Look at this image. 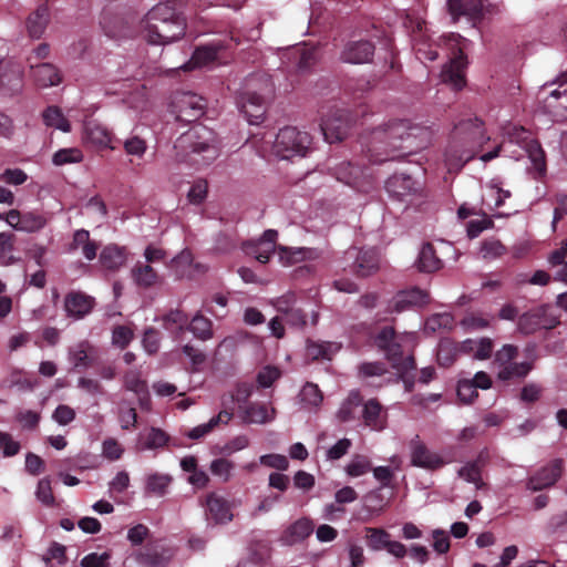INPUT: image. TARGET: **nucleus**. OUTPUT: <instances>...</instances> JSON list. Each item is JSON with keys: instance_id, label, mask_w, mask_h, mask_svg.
I'll return each instance as SVG.
<instances>
[{"instance_id": "24", "label": "nucleus", "mask_w": 567, "mask_h": 567, "mask_svg": "<svg viewBox=\"0 0 567 567\" xmlns=\"http://www.w3.org/2000/svg\"><path fill=\"white\" fill-rule=\"evenodd\" d=\"M430 301V296L425 290L420 288H411L398 292L392 301L391 309L395 312H402L405 310L413 309L415 307H422Z\"/></svg>"}, {"instance_id": "12", "label": "nucleus", "mask_w": 567, "mask_h": 567, "mask_svg": "<svg viewBox=\"0 0 567 567\" xmlns=\"http://www.w3.org/2000/svg\"><path fill=\"white\" fill-rule=\"evenodd\" d=\"M346 267L358 276H369L379 268V254L374 248L359 249L349 248L343 256Z\"/></svg>"}, {"instance_id": "55", "label": "nucleus", "mask_w": 567, "mask_h": 567, "mask_svg": "<svg viewBox=\"0 0 567 567\" xmlns=\"http://www.w3.org/2000/svg\"><path fill=\"white\" fill-rule=\"evenodd\" d=\"M188 329L196 338L204 341L213 337L212 321L200 313H197L193 317Z\"/></svg>"}, {"instance_id": "23", "label": "nucleus", "mask_w": 567, "mask_h": 567, "mask_svg": "<svg viewBox=\"0 0 567 567\" xmlns=\"http://www.w3.org/2000/svg\"><path fill=\"white\" fill-rule=\"evenodd\" d=\"M82 141L85 145L95 148H114L111 145L112 133L95 120H87L83 123Z\"/></svg>"}, {"instance_id": "30", "label": "nucleus", "mask_w": 567, "mask_h": 567, "mask_svg": "<svg viewBox=\"0 0 567 567\" xmlns=\"http://www.w3.org/2000/svg\"><path fill=\"white\" fill-rule=\"evenodd\" d=\"M313 527L311 519L306 517L299 518L284 530L280 543L287 546L301 543L312 534Z\"/></svg>"}, {"instance_id": "4", "label": "nucleus", "mask_w": 567, "mask_h": 567, "mask_svg": "<svg viewBox=\"0 0 567 567\" xmlns=\"http://www.w3.org/2000/svg\"><path fill=\"white\" fill-rule=\"evenodd\" d=\"M174 147L179 162L195 166L209 165L218 156L215 133L202 124L192 126L188 132L181 135Z\"/></svg>"}, {"instance_id": "41", "label": "nucleus", "mask_w": 567, "mask_h": 567, "mask_svg": "<svg viewBox=\"0 0 567 567\" xmlns=\"http://www.w3.org/2000/svg\"><path fill=\"white\" fill-rule=\"evenodd\" d=\"M132 279L141 288H151L159 282V275L152 265L136 262L131 270Z\"/></svg>"}, {"instance_id": "26", "label": "nucleus", "mask_w": 567, "mask_h": 567, "mask_svg": "<svg viewBox=\"0 0 567 567\" xmlns=\"http://www.w3.org/2000/svg\"><path fill=\"white\" fill-rule=\"evenodd\" d=\"M385 188L390 196L404 202L420 189V184L409 175L395 174L386 181Z\"/></svg>"}, {"instance_id": "13", "label": "nucleus", "mask_w": 567, "mask_h": 567, "mask_svg": "<svg viewBox=\"0 0 567 567\" xmlns=\"http://www.w3.org/2000/svg\"><path fill=\"white\" fill-rule=\"evenodd\" d=\"M172 106L178 121L190 123L204 114L206 102L193 92H181L174 96Z\"/></svg>"}, {"instance_id": "16", "label": "nucleus", "mask_w": 567, "mask_h": 567, "mask_svg": "<svg viewBox=\"0 0 567 567\" xmlns=\"http://www.w3.org/2000/svg\"><path fill=\"white\" fill-rule=\"evenodd\" d=\"M365 537L368 547L373 551L385 549L388 554L396 559H402L408 555V548L398 540H391L390 534L383 528L367 527Z\"/></svg>"}, {"instance_id": "33", "label": "nucleus", "mask_w": 567, "mask_h": 567, "mask_svg": "<svg viewBox=\"0 0 567 567\" xmlns=\"http://www.w3.org/2000/svg\"><path fill=\"white\" fill-rule=\"evenodd\" d=\"M93 346L81 341L69 348L68 359L74 369H87L93 364Z\"/></svg>"}, {"instance_id": "47", "label": "nucleus", "mask_w": 567, "mask_h": 567, "mask_svg": "<svg viewBox=\"0 0 567 567\" xmlns=\"http://www.w3.org/2000/svg\"><path fill=\"white\" fill-rule=\"evenodd\" d=\"M106 35L111 38H124L128 35L125 30V20L120 16L111 17L109 12H103L100 21Z\"/></svg>"}, {"instance_id": "35", "label": "nucleus", "mask_w": 567, "mask_h": 567, "mask_svg": "<svg viewBox=\"0 0 567 567\" xmlns=\"http://www.w3.org/2000/svg\"><path fill=\"white\" fill-rule=\"evenodd\" d=\"M93 298L82 292H71L65 298V310L69 316L76 319L87 315L93 308Z\"/></svg>"}, {"instance_id": "43", "label": "nucleus", "mask_w": 567, "mask_h": 567, "mask_svg": "<svg viewBox=\"0 0 567 567\" xmlns=\"http://www.w3.org/2000/svg\"><path fill=\"white\" fill-rule=\"evenodd\" d=\"M169 441V436L158 427H151L145 434H141L137 442V450L153 451L164 447Z\"/></svg>"}, {"instance_id": "63", "label": "nucleus", "mask_w": 567, "mask_h": 567, "mask_svg": "<svg viewBox=\"0 0 567 567\" xmlns=\"http://www.w3.org/2000/svg\"><path fill=\"white\" fill-rule=\"evenodd\" d=\"M457 352L456 346L449 341H441L437 349V361L441 365L449 367L455 360Z\"/></svg>"}, {"instance_id": "37", "label": "nucleus", "mask_w": 567, "mask_h": 567, "mask_svg": "<svg viewBox=\"0 0 567 567\" xmlns=\"http://www.w3.org/2000/svg\"><path fill=\"white\" fill-rule=\"evenodd\" d=\"M487 461V453L481 452L477 458L473 462L465 463L457 472L458 476L466 481L467 483H472L476 486V488H481L483 485L481 471Z\"/></svg>"}, {"instance_id": "32", "label": "nucleus", "mask_w": 567, "mask_h": 567, "mask_svg": "<svg viewBox=\"0 0 567 567\" xmlns=\"http://www.w3.org/2000/svg\"><path fill=\"white\" fill-rule=\"evenodd\" d=\"M0 86L3 94L13 95L22 89V70L16 63H7L0 73Z\"/></svg>"}, {"instance_id": "31", "label": "nucleus", "mask_w": 567, "mask_h": 567, "mask_svg": "<svg viewBox=\"0 0 567 567\" xmlns=\"http://www.w3.org/2000/svg\"><path fill=\"white\" fill-rule=\"evenodd\" d=\"M173 17V8L167 3L154 6L141 20V32L146 34L155 29L162 28V19L166 20Z\"/></svg>"}, {"instance_id": "29", "label": "nucleus", "mask_w": 567, "mask_h": 567, "mask_svg": "<svg viewBox=\"0 0 567 567\" xmlns=\"http://www.w3.org/2000/svg\"><path fill=\"white\" fill-rule=\"evenodd\" d=\"M563 473V461L554 460L547 466L537 472L529 481L533 491H542L554 485Z\"/></svg>"}, {"instance_id": "60", "label": "nucleus", "mask_w": 567, "mask_h": 567, "mask_svg": "<svg viewBox=\"0 0 567 567\" xmlns=\"http://www.w3.org/2000/svg\"><path fill=\"white\" fill-rule=\"evenodd\" d=\"M83 158L82 152L76 147L62 148L54 153L53 163L54 165L61 166L70 163H79Z\"/></svg>"}, {"instance_id": "39", "label": "nucleus", "mask_w": 567, "mask_h": 567, "mask_svg": "<svg viewBox=\"0 0 567 567\" xmlns=\"http://www.w3.org/2000/svg\"><path fill=\"white\" fill-rule=\"evenodd\" d=\"M362 413L367 426L375 431H381L385 427L386 415L382 412V406L377 400H369L363 405Z\"/></svg>"}, {"instance_id": "5", "label": "nucleus", "mask_w": 567, "mask_h": 567, "mask_svg": "<svg viewBox=\"0 0 567 567\" xmlns=\"http://www.w3.org/2000/svg\"><path fill=\"white\" fill-rule=\"evenodd\" d=\"M415 339L413 332L396 334L392 327H384L375 334L374 344L399 373L406 374L415 369L414 358L411 354Z\"/></svg>"}, {"instance_id": "62", "label": "nucleus", "mask_w": 567, "mask_h": 567, "mask_svg": "<svg viewBox=\"0 0 567 567\" xmlns=\"http://www.w3.org/2000/svg\"><path fill=\"white\" fill-rule=\"evenodd\" d=\"M209 470L213 475L219 477L223 482H228L234 470V464L231 461L220 457L212 461Z\"/></svg>"}, {"instance_id": "19", "label": "nucleus", "mask_w": 567, "mask_h": 567, "mask_svg": "<svg viewBox=\"0 0 567 567\" xmlns=\"http://www.w3.org/2000/svg\"><path fill=\"white\" fill-rule=\"evenodd\" d=\"M548 306H542L537 309L524 313L518 320V329L529 334L539 329H551L559 321L556 317L547 315L549 311Z\"/></svg>"}, {"instance_id": "56", "label": "nucleus", "mask_w": 567, "mask_h": 567, "mask_svg": "<svg viewBox=\"0 0 567 567\" xmlns=\"http://www.w3.org/2000/svg\"><path fill=\"white\" fill-rule=\"evenodd\" d=\"M372 470L370 460L364 455H354L346 465L344 471L351 477H359Z\"/></svg>"}, {"instance_id": "7", "label": "nucleus", "mask_w": 567, "mask_h": 567, "mask_svg": "<svg viewBox=\"0 0 567 567\" xmlns=\"http://www.w3.org/2000/svg\"><path fill=\"white\" fill-rule=\"evenodd\" d=\"M312 138L309 133L296 127H284L272 142V153L280 159L303 157L310 151Z\"/></svg>"}, {"instance_id": "48", "label": "nucleus", "mask_w": 567, "mask_h": 567, "mask_svg": "<svg viewBox=\"0 0 567 567\" xmlns=\"http://www.w3.org/2000/svg\"><path fill=\"white\" fill-rule=\"evenodd\" d=\"M361 396L358 391L350 392L349 396L341 403L337 417L341 422H350L357 417L358 409L361 405Z\"/></svg>"}, {"instance_id": "28", "label": "nucleus", "mask_w": 567, "mask_h": 567, "mask_svg": "<svg viewBox=\"0 0 567 567\" xmlns=\"http://www.w3.org/2000/svg\"><path fill=\"white\" fill-rule=\"evenodd\" d=\"M28 60L32 70V78L38 86L45 89L59 85L62 82L61 73L53 64L48 62L34 63L32 58Z\"/></svg>"}, {"instance_id": "42", "label": "nucleus", "mask_w": 567, "mask_h": 567, "mask_svg": "<svg viewBox=\"0 0 567 567\" xmlns=\"http://www.w3.org/2000/svg\"><path fill=\"white\" fill-rule=\"evenodd\" d=\"M50 19L49 8L40 6L27 19V30L31 38L39 39L43 34Z\"/></svg>"}, {"instance_id": "3", "label": "nucleus", "mask_w": 567, "mask_h": 567, "mask_svg": "<svg viewBox=\"0 0 567 567\" xmlns=\"http://www.w3.org/2000/svg\"><path fill=\"white\" fill-rule=\"evenodd\" d=\"M505 134L507 140L494 147L493 151L484 153L481 161L486 163L496 158L501 153L515 159L526 155L532 162L536 177L544 176L546 173L545 154L532 134L524 127L518 126H509Z\"/></svg>"}, {"instance_id": "40", "label": "nucleus", "mask_w": 567, "mask_h": 567, "mask_svg": "<svg viewBox=\"0 0 567 567\" xmlns=\"http://www.w3.org/2000/svg\"><path fill=\"white\" fill-rule=\"evenodd\" d=\"M529 361L524 362H511L496 369L497 378L502 381H508L514 378H525L534 368V361L536 357L529 355Z\"/></svg>"}, {"instance_id": "20", "label": "nucleus", "mask_w": 567, "mask_h": 567, "mask_svg": "<svg viewBox=\"0 0 567 567\" xmlns=\"http://www.w3.org/2000/svg\"><path fill=\"white\" fill-rule=\"evenodd\" d=\"M206 516L215 524H228L233 520L231 503L220 493H209L205 498Z\"/></svg>"}, {"instance_id": "17", "label": "nucleus", "mask_w": 567, "mask_h": 567, "mask_svg": "<svg viewBox=\"0 0 567 567\" xmlns=\"http://www.w3.org/2000/svg\"><path fill=\"white\" fill-rule=\"evenodd\" d=\"M349 127V118L343 110H331L320 123L323 138L328 143H336L344 138Z\"/></svg>"}, {"instance_id": "25", "label": "nucleus", "mask_w": 567, "mask_h": 567, "mask_svg": "<svg viewBox=\"0 0 567 567\" xmlns=\"http://www.w3.org/2000/svg\"><path fill=\"white\" fill-rule=\"evenodd\" d=\"M277 231L268 229L264 233L262 237L256 241H250L245 246L247 255L252 256L261 264L268 262L270 255L276 249Z\"/></svg>"}, {"instance_id": "53", "label": "nucleus", "mask_w": 567, "mask_h": 567, "mask_svg": "<svg viewBox=\"0 0 567 567\" xmlns=\"http://www.w3.org/2000/svg\"><path fill=\"white\" fill-rule=\"evenodd\" d=\"M299 398L302 405L308 410L317 409L323 400L321 391L313 383L305 384L299 393Z\"/></svg>"}, {"instance_id": "44", "label": "nucleus", "mask_w": 567, "mask_h": 567, "mask_svg": "<svg viewBox=\"0 0 567 567\" xmlns=\"http://www.w3.org/2000/svg\"><path fill=\"white\" fill-rule=\"evenodd\" d=\"M341 346L337 342L321 341L308 342L306 348V355L311 360H331L332 357L340 350Z\"/></svg>"}, {"instance_id": "64", "label": "nucleus", "mask_w": 567, "mask_h": 567, "mask_svg": "<svg viewBox=\"0 0 567 567\" xmlns=\"http://www.w3.org/2000/svg\"><path fill=\"white\" fill-rule=\"evenodd\" d=\"M110 559H111V554L109 551H104L102 554L90 553L81 559L80 566L81 567H109Z\"/></svg>"}, {"instance_id": "27", "label": "nucleus", "mask_w": 567, "mask_h": 567, "mask_svg": "<svg viewBox=\"0 0 567 567\" xmlns=\"http://www.w3.org/2000/svg\"><path fill=\"white\" fill-rule=\"evenodd\" d=\"M374 53V45L369 41H350L348 42L340 55L346 63L360 64L371 60Z\"/></svg>"}, {"instance_id": "1", "label": "nucleus", "mask_w": 567, "mask_h": 567, "mask_svg": "<svg viewBox=\"0 0 567 567\" xmlns=\"http://www.w3.org/2000/svg\"><path fill=\"white\" fill-rule=\"evenodd\" d=\"M422 127L409 121H392L373 130L367 141V151L374 163L402 158L423 147Z\"/></svg>"}, {"instance_id": "61", "label": "nucleus", "mask_w": 567, "mask_h": 567, "mask_svg": "<svg viewBox=\"0 0 567 567\" xmlns=\"http://www.w3.org/2000/svg\"><path fill=\"white\" fill-rule=\"evenodd\" d=\"M310 252L311 251L306 248L291 249V248L280 247L278 249L277 254H278L279 260L282 265H291L293 262H297L299 260L307 258Z\"/></svg>"}, {"instance_id": "58", "label": "nucleus", "mask_w": 567, "mask_h": 567, "mask_svg": "<svg viewBox=\"0 0 567 567\" xmlns=\"http://www.w3.org/2000/svg\"><path fill=\"white\" fill-rule=\"evenodd\" d=\"M123 147L127 155L142 158L147 151V143L140 135L132 134L123 142Z\"/></svg>"}, {"instance_id": "51", "label": "nucleus", "mask_w": 567, "mask_h": 567, "mask_svg": "<svg viewBox=\"0 0 567 567\" xmlns=\"http://www.w3.org/2000/svg\"><path fill=\"white\" fill-rule=\"evenodd\" d=\"M506 252V247L495 237H489L481 241L478 256L483 260H495Z\"/></svg>"}, {"instance_id": "18", "label": "nucleus", "mask_w": 567, "mask_h": 567, "mask_svg": "<svg viewBox=\"0 0 567 567\" xmlns=\"http://www.w3.org/2000/svg\"><path fill=\"white\" fill-rule=\"evenodd\" d=\"M228 45L221 40H214L207 44L196 48L192 58L181 64L177 69L185 72L197 68H204L218 60L220 51L227 49Z\"/></svg>"}, {"instance_id": "9", "label": "nucleus", "mask_w": 567, "mask_h": 567, "mask_svg": "<svg viewBox=\"0 0 567 567\" xmlns=\"http://www.w3.org/2000/svg\"><path fill=\"white\" fill-rule=\"evenodd\" d=\"M403 24L411 32L416 58L422 62L435 60L442 43L432 40L425 21L414 13H408Z\"/></svg>"}, {"instance_id": "57", "label": "nucleus", "mask_w": 567, "mask_h": 567, "mask_svg": "<svg viewBox=\"0 0 567 567\" xmlns=\"http://www.w3.org/2000/svg\"><path fill=\"white\" fill-rule=\"evenodd\" d=\"M47 223L48 218L44 215L37 214L33 212L23 213L20 231L35 233L44 228Z\"/></svg>"}, {"instance_id": "11", "label": "nucleus", "mask_w": 567, "mask_h": 567, "mask_svg": "<svg viewBox=\"0 0 567 567\" xmlns=\"http://www.w3.org/2000/svg\"><path fill=\"white\" fill-rule=\"evenodd\" d=\"M410 463L414 467L426 471H437L452 462L446 453L436 452L427 447L419 435L409 441Z\"/></svg>"}, {"instance_id": "52", "label": "nucleus", "mask_w": 567, "mask_h": 567, "mask_svg": "<svg viewBox=\"0 0 567 567\" xmlns=\"http://www.w3.org/2000/svg\"><path fill=\"white\" fill-rule=\"evenodd\" d=\"M172 482V477L168 474L152 473L145 478V492L147 494L163 496L167 487Z\"/></svg>"}, {"instance_id": "10", "label": "nucleus", "mask_w": 567, "mask_h": 567, "mask_svg": "<svg viewBox=\"0 0 567 567\" xmlns=\"http://www.w3.org/2000/svg\"><path fill=\"white\" fill-rule=\"evenodd\" d=\"M256 76L247 80L246 89L238 99V106L240 112L245 115L249 124H259L265 115V93H271L275 83L267 79L265 86L260 89L261 93L250 91L256 87Z\"/></svg>"}, {"instance_id": "22", "label": "nucleus", "mask_w": 567, "mask_h": 567, "mask_svg": "<svg viewBox=\"0 0 567 567\" xmlns=\"http://www.w3.org/2000/svg\"><path fill=\"white\" fill-rule=\"evenodd\" d=\"M173 556L174 550L162 544H148L135 553V559L146 567H166Z\"/></svg>"}, {"instance_id": "14", "label": "nucleus", "mask_w": 567, "mask_h": 567, "mask_svg": "<svg viewBox=\"0 0 567 567\" xmlns=\"http://www.w3.org/2000/svg\"><path fill=\"white\" fill-rule=\"evenodd\" d=\"M282 64L287 69H296L298 72H306L319 60V50L315 45L296 44L282 51Z\"/></svg>"}, {"instance_id": "38", "label": "nucleus", "mask_w": 567, "mask_h": 567, "mask_svg": "<svg viewBox=\"0 0 567 567\" xmlns=\"http://www.w3.org/2000/svg\"><path fill=\"white\" fill-rule=\"evenodd\" d=\"M126 261L125 248L117 245H107L100 254L102 267L110 271H116L124 266Z\"/></svg>"}, {"instance_id": "8", "label": "nucleus", "mask_w": 567, "mask_h": 567, "mask_svg": "<svg viewBox=\"0 0 567 567\" xmlns=\"http://www.w3.org/2000/svg\"><path fill=\"white\" fill-rule=\"evenodd\" d=\"M543 110L554 120L567 117V72L560 74L550 83H545L537 93Z\"/></svg>"}, {"instance_id": "46", "label": "nucleus", "mask_w": 567, "mask_h": 567, "mask_svg": "<svg viewBox=\"0 0 567 567\" xmlns=\"http://www.w3.org/2000/svg\"><path fill=\"white\" fill-rule=\"evenodd\" d=\"M442 267V261L436 257L431 244H424L419 252L417 268L424 272H434Z\"/></svg>"}, {"instance_id": "2", "label": "nucleus", "mask_w": 567, "mask_h": 567, "mask_svg": "<svg viewBox=\"0 0 567 567\" xmlns=\"http://www.w3.org/2000/svg\"><path fill=\"white\" fill-rule=\"evenodd\" d=\"M489 141L483 122L477 117L460 118L451 132L445 153V164L450 172L458 171L478 154Z\"/></svg>"}, {"instance_id": "54", "label": "nucleus", "mask_w": 567, "mask_h": 567, "mask_svg": "<svg viewBox=\"0 0 567 567\" xmlns=\"http://www.w3.org/2000/svg\"><path fill=\"white\" fill-rule=\"evenodd\" d=\"M124 386L127 391L138 395L141 403H143V399L148 395L146 381L141 378L137 371L132 370L124 375Z\"/></svg>"}, {"instance_id": "49", "label": "nucleus", "mask_w": 567, "mask_h": 567, "mask_svg": "<svg viewBox=\"0 0 567 567\" xmlns=\"http://www.w3.org/2000/svg\"><path fill=\"white\" fill-rule=\"evenodd\" d=\"M233 413L227 410L221 411L218 415L213 416L207 423H203L193 427L187 436L192 440H198L205 435H207L214 427H216L219 423L227 424L231 419Z\"/></svg>"}, {"instance_id": "21", "label": "nucleus", "mask_w": 567, "mask_h": 567, "mask_svg": "<svg viewBox=\"0 0 567 567\" xmlns=\"http://www.w3.org/2000/svg\"><path fill=\"white\" fill-rule=\"evenodd\" d=\"M334 177L358 189L359 192H368L370 175L359 167H354L350 162H341L333 167Z\"/></svg>"}, {"instance_id": "59", "label": "nucleus", "mask_w": 567, "mask_h": 567, "mask_svg": "<svg viewBox=\"0 0 567 567\" xmlns=\"http://www.w3.org/2000/svg\"><path fill=\"white\" fill-rule=\"evenodd\" d=\"M164 326L172 332H182L188 322L187 316L181 310H172L164 317Z\"/></svg>"}, {"instance_id": "50", "label": "nucleus", "mask_w": 567, "mask_h": 567, "mask_svg": "<svg viewBox=\"0 0 567 567\" xmlns=\"http://www.w3.org/2000/svg\"><path fill=\"white\" fill-rule=\"evenodd\" d=\"M509 197L511 192L499 187V183L495 179L491 181V183L486 185V193L483 196L485 204L489 208L501 207L504 204L505 199Z\"/></svg>"}, {"instance_id": "34", "label": "nucleus", "mask_w": 567, "mask_h": 567, "mask_svg": "<svg viewBox=\"0 0 567 567\" xmlns=\"http://www.w3.org/2000/svg\"><path fill=\"white\" fill-rule=\"evenodd\" d=\"M243 411L244 421L252 424H266L275 419L276 411L266 404L251 403L246 406L239 405Z\"/></svg>"}, {"instance_id": "15", "label": "nucleus", "mask_w": 567, "mask_h": 567, "mask_svg": "<svg viewBox=\"0 0 567 567\" xmlns=\"http://www.w3.org/2000/svg\"><path fill=\"white\" fill-rule=\"evenodd\" d=\"M185 19L173 9V17L169 19H162V28L155 29L146 34L144 39L156 45H164L181 39L185 33Z\"/></svg>"}, {"instance_id": "36", "label": "nucleus", "mask_w": 567, "mask_h": 567, "mask_svg": "<svg viewBox=\"0 0 567 567\" xmlns=\"http://www.w3.org/2000/svg\"><path fill=\"white\" fill-rule=\"evenodd\" d=\"M449 11L456 19L461 16L476 19L483 10V0H447Z\"/></svg>"}, {"instance_id": "45", "label": "nucleus", "mask_w": 567, "mask_h": 567, "mask_svg": "<svg viewBox=\"0 0 567 567\" xmlns=\"http://www.w3.org/2000/svg\"><path fill=\"white\" fill-rule=\"evenodd\" d=\"M42 121L47 127H52L63 133H69L71 131L69 120L56 105H50L42 112Z\"/></svg>"}, {"instance_id": "6", "label": "nucleus", "mask_w": 567, "mask_h": 567, "mask_svg": "<svg viewBox=\"0 0 567 567\" xmlns=\"http://www.w3.org/2000/svg\"><path fill=\"white\" fill-rule=\"evenodd\" d=\"M440 41L443 42L446 50H450L453 55L441 71V81L450 84L454 90H461L465 85L464 69L466 59L463 49L467 41L456 33L441 37Z\"/></svg>"}]
</instances>
